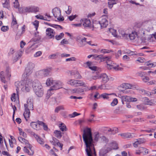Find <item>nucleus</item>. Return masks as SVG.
I'll list each match as a JSON object with an SVG mask.
<instances>
[{"instance_id": "obj_1", "label": "nucleus", "mask_w": 156, "mask_h": 156, "mask_svg": "<svg viewBox=\"0 0 156 156\" xmlns=\"http://www.w3.org/2000/svg\"><path fill=\"white\" fill-rule=\"evenodd\" d=\"M83 140L86 146V151L88 156H96L93 144V140L91 129L87 128L83 131Z\"/></svg>"}, {"instance_id": "obj_2", "label": "nucleus", "mask_w": 156, "mask_h": 156, "mask_svg": "<svg viewBox=\"0 0 156 156\" xmlns=\"http://www.w3.org/2000/svg\"><path fill=\"white\" fill-rule=\"evenodd\" d=\"M137 34L138 37H141L142 41H144L148 37L149 34V31L146 30L142 27H139L136 30Z\"/></svg>"}, {"instance_id": "obj_3", "label": "nucleus", "mask_w": 156, "mask_h": 156, "mask_svg": "<svg viewBox=\"0 0 156 156\" xmlns=\"http://www.w3.org/2000/svg\"><path fill=\"white\" fill-rule=\"evenodd\" d=\"M10 72V69L9 67L6 68L5 75L3 71L1 72L0 73V77L2 82L5 83L7 81L9 80V77L11 76Z\"/></svg>"}, {"instance_id": "obj_4", "label": "nucleus", "mask_w": 156, "mask_h": 156, "mask_svg": "<svg viewBox=\"0 0 156 156\" xmlns=\"http://www.w3.org/2000/svg\"><path fill=\"white\" fill-rule=\"evenodd\" d=\"M62 83L59 80H54L52 86L50 89L53 90H56L62 88Z\"/></svg>"}, {"instance_id": "obj_5", "label": "nucleus", "mask_w": 156, "mask_h": 156, "mask_svg": "<svg viewBox=\"0 0 156 156\" xmlns=\"http://www.w3.org/2000/svg\"><path fill=\"white\" fill-rule=\"evenodd\" d=\"M106 17H107V16L105 15L100 19L99 26L101 28L106 27L108 25V21L106 18H105Z\"/></svg>"}, {"instance_id": "obj_6", "label": "nucleus", "mask_w": 156, "mask_h": 156, "mask_svg": "<svg viewBox=\"0 0 156 156\" xmlns=\"http://www.w3.org/2000/svg\"><path fill=\"white\" fill-rule=\"evenodd\" d=\"M23 150L24 152L27 153L29 155L32 156L34 154V151L32 145L27 144V146L24 147Z\"/></svg>"}, {"instance_id": "obj_7", "label": "nucleus", "mask_w": 156, "mask_h": 156, "mask_svg": "<svg viewBox=\"0 0 156 156\" xmlns=\"http://www.w3.org/2000/svg\"><path fill=\"white\" fill-rule=\"evenodd\" d=\"M87 38L82 37L80 36H78L77 37V41L78 42V45L80 47H83L86 44Z\"/></svg>"}, {"instance_id": "obj_8", "label": "nucleus", "mask_w": 156, "mask_h": 156, "mask_svg": "<svg viewBox=\"0 0 156 156\" xmlns=\"http://www.w3.org/2000/svg\"><path fill=\"white\" fill-rule=\"evenodd\" d=\"M26 81L25 83V85L22 87V89L23 90H25L27 92L30 91L32 86L31 81L30 79L24 80Z\"/></svg>"}, {"instance_id": "obj_9", "label": "nucleus", "mask_w": 156, "mask_h": 156, "mask_svg": "<svg viewBox=\"0 0 156 156\" xmlns=\"http://www.w3.org/2000/svg\"><path fill=\"white\" fill-rule=\"evenodd\" d=\"M26 10L28 13H36L39 11V8L38 7L34 5H30L26 7Z\"/></svg>"}, {"instance_id": "obj_10", "label": "nucleus", "mask_w": 156, "mask_h": 156, "mask_svg": "<svg viewBox=\"0 0 156 156\" xmlns=\"http://www.w3.org/2000/svg\"><path fill=\"white\" fill-rule=\"evenodd\" d=\"M24 108H26V109L27 108L30 110H33V99L30 97L28 98L27 101V103L26 104H24Z\"/></svg>"}, {"instance_id": "obj_11", "label": "nucleus", "mask_w": 156, "mask_h": 156, "mask_svg": "<svg viewBox=\"0 0 156 156\" xmlns=\"http://www.w3.org/2000/svg\"><path fill=\"white\" fill-rule=\"evenodd\" d=\"M46 35L49 38H54L55 32L54 30L51 28H47L46 30Z\"/></svg>"}, {"instance_id": "obj_12", "label": "nucleus", "mask_w": 156, "mask_h": 156, "mask_svg": "<svg viewBox=\"0 0 156 156\" xmlns=\"http://www.w3.org/2000/svg\"><path fill=\"white\" fill-rule=\"evenodd\" d=\"M111 149L108 147L101 149L99 152V156H106V154L110 151Z\"/></svg>"}, {"instance_id": "obj_13", "label": "nucleus", "mask_w": 156, "mask_h": 156, "mask_svg": "<svg viewBox=\"0 0 156 156\" xmlns=\"http://www.w3.org/2000/svg\"><path fill=\"white\" fill-rule=\"evenodd\" d=\"M54 16L57 18L61 16V11L58 7H55L53 9L52 11Z\"/></svg>"}, {"instance_id": "obj_14", "label": "nucleus", "mask_w": 156, "mask_h": 156, "mask_svg": "<svg viewBox=\"0 0 156 156\" xmlns=\"http://www.w3.org/2000/svg\"><path fill=\"white\" fill-rule=\"evenodd\" d=\"M23 52L22 50H20L18 52H16L14 55L12 57V60L14 62H15L18 60L21 55V54Z\"/></svg>"}, {"instance_id": "obj_15", "label": "nucleus", "mask_w": 156, "mask_h": 156, "mask_svg": "<svg viewBox=\"0 0 156 156\" xmlns=\"http://www.w3.org/2000/svg\"><path fill=\"white\" fill-rule=\"evenodd\" d=\"M50 71L49 69H45L39 71L38 75L41 77H45L49 75Z\"/></svg>"}, {"instance_id": "obj_16", "label": "nucleus", "mask_w": 156, "mask_h": 156, "mask_svg": "<svg viewBox=\"0 0 156 156\" xmlns=\"http://www.w3.org/2000/svg\"><path fill=\"white\" fill-rule=\"evenodd\" d=\"M102 83H107L109 80L108 76L106 73L101 74L99 76Z\"/></svg>"}, {"instance_id": "obj_17", "label": "nucleus", "mask_w": 156, "mask_h": 156, "mask_svg": "<svg viewBox=\"0 0 156 156\" xmlns=\"http://www.w3.org/2000/svg\"><path fill=\"white\" fill-rule=\"evenodd\" d=\"M33 71L29 69H27L26 68L24 73L23 75V77L24 78V80H29L28 77L31 74Z\"/></svg>"}, {"instance_id": "obj_18", "label": "nucleus", "mask_w": 156, "mask_h": 156, "mask_svg": "<svg viewBox=\"0 0 156 156\" xmlns=\"http://www.w3.org/2000/svg\"><path fill=\"white\" fill-rule=\"evenodd\" d=\"M33 135L39 144L42 146L44 145L45 142L43 139L36 134L34 133Z\"/></svg>"}, {"instance_id": "obj_19", "label": "nucleus", "mask_w": 156, "mask_h": 156, "mask_svg": "<svg viewBox=\"0 0 156 156\" xmlns=\"http://www.w3.org/2000/svg\"><path fill=\"white\" fill-rule=\"evenodd\" d=\"M83 26L85 27H88L90 26V20L87 19H83L80 20Z\"/></svg>"}, {"instance_id": "obj_20", "label": "nucleus", "mask_w": 156, "mask_h": 156, "mask_svg": "<svg viewBox=\"0 0 156 156\" xmlns=\"http://www.w3.org/2000/svg\"><path fill=\"white\" fill-rule=\"evenodd\" d=\"M34 91L38 97H41L43 95V90L42 86H40V88L36 89Z\"/></svg>"}, {"instance_id": "obj_21", "label": "nucleus", "mask_w": 156, "mask_h": 156, "mask_svg": "<svg viewBox=\"0 0 156 156\" xmlns=\"http://www.w3.org/2000/svg\"><path fill=\"white\" fill-rule=\"evenodd\" d=\"M40 86H42L40 82L37 80H35L32 83V87L33 88L34 91L35 89H37L40 88Z\"/></svg>"}, {"instance_id": "obj_22", "label": "nucleus", "mask_w": 156, "mask_h": 156, "mask_svg": "<svg viewBox=\"0 0 156 156\" xmlns=\"http://www.w3.org/2000/svg\"><path fill=\"white\" fill-rule=\"evenodd\" d=\"M119 135L122 138H132L134 136L133 133H120L119 134Z\"/></svg>"}, {"instance_id": "obj_23", "label": "nucleus", "mask_w": 156, "mask_h": 156, "mask_svg": "<svg viewBox=\"0 0 156 156\" xmlns=\"http://www.w3.org/2000/svg\"><path fill=\"white\" fill-rule=\"evenodd\" d=\"M144 142V139L142 138H139L133 144V145L134 147H137L138 145L143 144Z\"/></svg>"}, {"instance_id": "obj_24", "label": "nucleus", "mask_w": 156, "mask_h": 156, "mask_svg": "<svg viewBox=\"0 0 156 156\" xmlns=\"http://www.w3.org/2000/svg\"><path fill=\"white\" fill-rule=\"evenodd\" d=\"M24 108L25 112L23 113V115L27 121V119L29 118L30 116V110L27 108V109L26 108Z\"/></svg>"}, {"instance_id": "obj_25", "label": "nucleus", "mask_w": 156, "mask_h": 156, "mask_svg": "<svg viewBox=\"0 0 156 156\" xmlns=\"http://www.w3.org/2000/svg\"><path fill=\"white\" fill-rule=\"evenodd\" d=\"M76 87L80 86H83L84 87H86L87 85L85 83L83 80H76Z\"/></svg>"}, {"instance_id": "obj_26", "label": "nucleus", "mask_w": 156, "mask_h": 156, "mask_svg": "<svg viewBox=\"0 0 156 156\" xmlns=\"http://www.w3.org/2000/svg\"><path fill=\"white\" fill-rule=\"evenodd\" d=\"M118 145L116 142L115 141H113L109 144V146L111 149H118Z\"/></svg>"}, {"instance_id": "obj_27", "label": "nucleus", "mask_w": 156, "mask_h": 156, "mask_svg": "<svg viewBox=\"0 0 156 156\" xmlns=\"http://www.w3.org/2000/svg\"><path fill=\"white\" fill-rule=\"evenodd\" d=\"M138 36L136 32H133L131 34H128V38L129 37L131 40H134L136 37Z\"/></svg>"}, {"instance_id": "obj_28", "label": "nucleus", "mask_w": 156, "mask_h": 156, "mask_svg": "<svg viewBox=\"0 0 156 156\" xmlns=\"http://www.w3.org/2000/svg\"><path fill=\"white\" fill-rule=\"evenodd\" d=\"M23 82L22 81H17L15 83V85L16 87V91L17 94H18L19 91V89L20 88L22 85Z\"/></svg>"}, {"instance_id": "obj_29", "label": "nucleus", "mask_w": 156, "mask_h": 156, "mask_svg": "<svg viewBox=\"0 0 156 156\" xmlns=\"http://www.w3.org/2000/svg\"><path fill=\"white\" fill-rule=\"evenodd\" d=\"M93 58L94 59L98 60L99 59H105L108 58V57H104L103 55H93Z\"/></svg>"}, {"instance_id": "obj_30", "label": "nucleus", "mask_w": 156, "mask_h": 156, "mask_svg": "<svg viewBox=\"0 0 156 156\" xmlns=\"http://www.w3.org/2000/svg\"><path fill=\"white\" fill-rule=\"evenodd\" d=\"M121 99L122 104H124L125 102H129V96H122Z\"/></svg>"}, {"instance_id": "obj_31", "label": "nucleus", "mask_w": 156, "mask_h": 156, "mask_svg": "<svg viewBox=\"0 0 156 156\" xmlns=\"http://www.w3.org/2000/svg\"><path fill=\"white\" fill-rule=\"evenodd\" d=\"M37 124V122H32L30 123V125L34 129L38 130L40 129V127Z\"/></svg>"}, {"instance_id": "obj_32", "label": "nucleus", "mask_w": 156, "mask_h": 156, "mask_svg": "<svg viewBox=\"0 0 156 156\" xmlns=\"http://www.w3.org/2000/svg\"><path fill=\"white\" fill-rule=\"evenodd\" d=\"M119 34L124 39H128V34L125 33V32L121 29L119 30Z\"/></svg>"}, {"instance_id": "obj_33", "label": "nucleus", "mask_w": 156, "mask_h": 156, "mask_svg": "<svg viewBox=\"0 0 156 156\" xmlns=\"http://www.w3.org/2000/svg\"><path fill=\"white\" fill-rule=\"evenodd\" d=\"M41 36L39 35L38 32L35 33L34 34V37L33 38V41L35 42L38 41L40 40Z\"/></svg>"}, {"instance_id": "obj_34", "label": "nucleus", "mask_w": 156, "mask_h": 156, "mask_svg": "<svg viewBox=\"0 0 156 156\" xmlns=\"http://www.w3.org/2000/svg\"><path fill=\"white\" fill-rule=\"evenodd\" d=\"M73 93H76L77 94H80L84 91L83 89L82 88H76L73 90Z\"/></svg>"}, {"instance_id": "obj_35", "label": "nucleus", "mask_w": 156, "mask_h": 156, "mask_svg": "<svg viewBox=\"0 0 156 156\" xmlns=\"http://www.w3.org/2000/svg\"><path fill=\"white\" fill-rule=\"evenodd\" d=\"M113 94V93L109 94L105 93L102 94L100 95H99V96L98 97V98H102L104 99H108L109 98V97H108V95H110Z\"/></svg>"}, {"instance_id": "obj_36", "label": "nucleus", "mask_w": 156, "mask_h": 156, "mask_svg": "<svg viewBox=\"0 0 156 156\" xmlns=\"http://www.w3.org/2000/svg\"><path fill=\"white\" fill-rule=\"evenodd\" d=\"M44 23L46 25L50 26L56 29H58V28H60L61 29H63V27L62 26L59 25L52 24L47 22H44Z\"/></svg>"}, {"instance_id": "obj_37", "label": "nucleus", "mask_w": 156, "mask_h": 156, "mask_svg": "<svg viewBox=\"0 0 156 156\" xmlns=\"http://www.w3.org/2000/svg\"><path fill=\"white\" fill-rule=\"evenodd\" d=\"M54 80L51 78H48L46 80V84L47 86H52Z\"/></svg>"}, {"instance_id": "obj_38", "label": "nucleus", "mask_w": 156, "mask_h": 156, "mask_svg": "<svg viewBox=\"0 0 156 156\" xmlns=\"http://www.w3.org/2000/svg\"><path fill=\"white\" fill-rule=\"evenodd\" d=\"M34 66L35 65L34 64L31 62H29L27 65L26 68H27V69L31 70L33 71V69L34 68Z\"/></svg>"}, {"instance_id": "obj_39", "label": "nucleus", "mask_w": 156, "mask_h": 156, "mask_svg": "<svg viewBox=\"0 0 156 156\" xmlns=\"http://www.w3.org/2000/svg\"><path fill=\"white\" fill-rule=\"evenodd\" d=\"M54 133L55 134V136L57 138L60 139L62 137V133L60 131L55 130Z\"/></svg>"}, {"instance_id": "obj_40", "label": "nucleus", "mask_w": 156, "mask_h": 156, "mask_svg": "<svg viewBox=\"0 0 156 156\" xmlns=\"http://www.w3.org/2000/svg\"><path fill=\"white\" fill-rule=\"evenodd\" d=\"M140 92L142 94L146 96H150L152 95L151 92L147 91H146L143 89L140 90Z\"/></svg>"}, {"instance_id": "obj_41", "label": "nucleus", "mask_w": 156, "mask_h": 156, "mask_svg": "<svg viewBox=\"0 0 156 156\" xmlns=\"http://www.w3.org/2000/svg\"><path fill=\"white\" fill-rule=\"evenodd\" d=\"M139 151H140V152L143 153L144 154H147L148 153V149L145 148L143 147L140 148Z\"/></svg>"}, {"instance_id": "obj_42", "label": "nucleus", "mask_w": 156, "mask_h": 156, "mask_svg": "<svg viewBox=\"0 0 156 156\" xmlns=\"http://www.w3.org/2000/svg\"><path fill=\"white\" fill-rule=\"evenodd\" d=\"M76 80L70 79L68 81L67 83L71 86L76 87Z\"/></svg>"}, {"instance_id": "obj_43", "label": "nucleus", "mask_w": 156, "mask_h": 156, "mask_svg": "<svg viewBox=\"0 0 156 156\" xmlns=\"http://www.w3.org/2000/svg\"><path fill=\"white\" fill-rule=\"evenodd\" d=\"M59 127L62 131H64L66 130V126L64 123H61L59 125Z\"/></svg>"}, {"instance_id": "obj_44", "label": "nucleus", "mask_w": 156, "mask_h": 156, "mask_svg": "<svg viewBox=\"0 0 156 156\" xmlns=\"http://www.w3.org/2000/svg\"><path fill=\"white\" fill-rule=\"evenodd\" d=\"M17 22L16 18L14 17L13 15H12V20L11 23V27L14 28L15 25L16 26L18 25H17Z\"/></svg>"}, {"instance_id": "obj_45", "label": "nucleus", "mask_w": 156, "mask_h": 156, "mask_svg": "<svg viewBox=\"0 0 156 156\" xmlns=\"http://www.w3.org/2000/svg\"><path fill=\"white\" fill-rule=\"evenodd\" d=\"M64 34L63 33H61L59 35H56L55 36V38L57 40H59L62 39L64 37Z\"/></svg>"}, {"instance_id": "obj_46", "label": "nucleus", "mask_w": 156, "mask_h": 156, "mask_svg": "<svg viewBox=\"0 0 156 156\" xmlns=\"http://www.w3.org/2000/svg\"><path fill=\"white\" fill-rule=\"evenodd\" d=\"M99 21L95 20L93 21V27L95 28H98L100 27L99 26Z\"/></svg>"}, {"instance_id": "obj_47", "label": "nucleus", "mask_w": 156, "mask_h": 156, "mask_svg": "<svg viewBox=\"0 0 156 156\" xmlns=\"http://www.w3.org/2000/svg\"><path fill=\"white\" fill-rule=\"evenodd\" d=\"M26 9V7H23V8H19V12L21 13H24L26 12H27Z\"/></svg>"}, {"instance_id": "obj_48", "label": "nucleus", "mask_w": 156, "mask_h": 156, "mask_svg": "<svg viewBox=\"0 0 156 156\" xmlns=\"http://www.w3.org/2000/svg\"><path fill=\"white\" fill-rule=\"evenodd\" d=\"M114 64H112L111 65L108 66H107V68L109 69H114L115 70H118L119 69L118 68V66H114L113 65Z\"/></svg>"}, {"instance_id": "obj_49", "label": "nucleus", "mask_w": 156, "mask_h": 156, "mask_svg": "<svg viewBox=\"0 0 156 156\" xmlns=\"http://www.w3.org/2000/svg\"><path fill=\"white\" fill-rule=\"evenodd\" d=\"M109 31L115 37H116L117 36L116 34V30L112 28H109Z\"/></svg>"}, {"instance_id": "obj_50", "label": "nucleus", "mask_w": 156, "mask_h": 156, "mask_svg": "<svg viewBox=\"0 0 156 156\" xmlns=\"http://www.w3.org/2000/svg\"><path fill=\"white\" fill-rule=\"evenodd\" d=\"M115 0H112L111 1L108 2V4L110 8L111 9L113 7V5L116 4V3L115 2Z\"/></svg>"}, {"instance_id": "obj_51", "label": "nucleus", "mask_w": 156, "mask_h": 156, "mask_svg": "<svg viewBox=\"0 0 156 156\" xmlns=\"http://www.w3.org/2000/svg\"><path fill=\"white\" fill-rule=\"evenodd\" d=\"M61 110H64L63 106L61 105L56 108L55 109V112L58 113Z\"/></svg>"}, {"instance_id": "obj_52", "label": "nucleus", "mask_w": 156, "mask_h": 156, "mask_svg": "<svg viewBox=\"0 0 156 156\" xmlns=\"http://www.w3.org/2000/svg\"><path fill=\"white\" fill-rule=\"evenodd\" d=\"M122 87L126 89H130L131 88L132 85L129 83H125L122 84Z\"/></svg>"}, {"instance_id": "obj_53", "label": "nucleus", "mask_w": 156, "mask_h": 156, "mask_svg": "<svg viewBox=\"0 0 156 156\" xmlns=\"http://www.w3.org/2000/svg\"><path fill=\"white\" fill-rule=\"evenodd\" d=\"M53 90H51L50 89L48 91L46 96V98L47 99H48L50 97V96L53 94V92L52 91Z\"/></svg>"}, {"instance_id": "obj_54", "label": "nucleus", "mask_w": 156, "mask_h": 156, "mask_svg": "<svg viewBox=\"0 0 156 156\" xmlns=\"http://www.w3.org/2000/svg\"><path fill=\"white\" fill-rule=\"evenodd\" d=\"M99 76L98 73L96 72L95 73L94 75L92 76V78L93 80H96L98 79Z\"/></svg>"}, {"instance_id": "obj_55", "label": "nucleus", "mask_w": 156, "mask_h": 156, "mask_svg": "<svg viewBox=\"0 0 156 156\" xmlns=\"http://www.w3.org/2000/svg\"><path fill=\"white\" fill-rule=\"evenodd\" d=\"M39 21L37 20H35L33 23V24L35 26L36 30H37L39 26Z\"/></svg>"}, {"instance_id": "obj_56", "label": "nucleus", "mask_w": 156, "mask_h": 156, "mask_svg": "<svg viewBox=\"0 0 156 156\" xmlns=\"http://www.w3.org/2000/svg\"><path fill=\"white\" fill-rule=\"evenodd\" d=\"M118 103V100L116 98H115L113 99L112 102L111 103V105L114 106L116 105Z\"/></svg>"}, {"instance_id": "obj_57", "label": "nucleus", "mask_w": 156, "mask_h": 156, "mask_svg": "<svg viewBox=\"0 0 156 156\" xmlns=\"http://www.w3.org/2000/svg\"><path fill=\"white\" fill-rule=\"evenodd\" d=\"M156 103V101L154 100H151L149 101L148 105H154Z\"/></svg>"}, {"instance_id": "obj_58", "label": "nucleus", "mask_w": 156, "mask_h": 156, "mask_svg": "<svg viewBox=\"0 0 156 156\" xmlns=\"http://www.w3.org/2000/svg\"><path fill=\"white\" fill-rule=\"evenodd\" d=\"M111 52H113L112 50H109L107 49H102L101 51V52L104 54L108 53Z\"/></svg>"}, {"instance_id": "obj_59", "label": "nucleus", "mask_w": 156, "mask_h": 156, "mask_svg": "<svg viewBox=\"0 0 156 156\" xmlns=\"http://www.w3.org/2000/svg\"><path fill=\"white\" fill-rule=\"evenodd\" d=\"M146 65L149 66V67H155L156 66L155 63H150L149 62L146 63Z\"/></svg>"}, {"instance_id": "obj_60", "label": "nucleus", "mask_w": 156, "mask_h": 156, "mask_svg": "<svg viewBox=\"0 0 156 156\" xmlns=\"http://www.w3.org/2000/svg\"><path fill=\"white\" fill-rule=\"evenodd\" d=\"M9 30V27L8 26H3L1 28V30L3 32H6Z\"/></svg>"}, {"instance_id": "obj_61", "label": "nucleus", "mask_w": 156, "mask_h": 156, "mask_svg": "<svg viewBox=\"0 0 156 156\" xmlns=\"http://www.w3.org/2000/svg\"><path fill=\"white\" fill-rule=\"evenodd\" d=\"M3 5L4 7L8 8L9 7V3L7 0H5L4 3H3Z\"/></svg>"}, {"instance_id": "obj_62", "label": "nucleus", "mask_w": 156, "mask_h": 156, "mask_svg": "<svg viewBox=\"0 0 156 156\" xmlns=\"http://www.w3.org/2000/svg\"><path fill=\"white\" fill-rule=\"evenodd\" d=\"M138 75L142 77H144V76H144L146 74V73L145 72H139L137 73Z\"/></svg>"}, {"instance_id": "obj_63", "label": "nucleus", "mask_w": 156, "mask_h": 156, "mask_svg": "<svg viewBox=\"0 0 156 156\" xmlns=\"http://www.w3.org/2000/svg\"><path fill=\"white\" fill-rule=\"evenodd\" d=\"M74 77L75 79H80L81 78V76L78 71L77 73H76V74L74 76Z\"/></svg>"}, {"instance_id": "obj_64", "label": "nucleus", "mask_w": 156, "mask_h": 156, "mask_svg": "<svg viewBox=\"0 0 156 156\" xmlns=\"http://www.w3.org/2000/svg\"><path fill=\"white\" fill-rule=\"evenodd\" d=\"M142 79L144 82L146 83L149 80V78L146 76H144V77L142 78Z\"/></svg>"}]
</instances>
